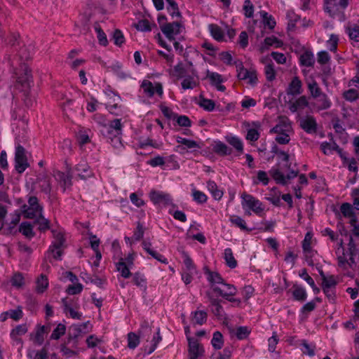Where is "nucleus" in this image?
Returning a JSON list of instances; mask_svg holds the SVG:
<instances>
[{
	"label": "nucleus",
	"instance_id": "5fc2aeb1",
	"mask_svg": "<svg viewBox=\"0 0 359 359\" xmlns=\"http://www.w3.org/2000/svg\"><path fill=\"white\" fill-rule=\"evenodd\" d=\"M244 11V15L246 18H250L253 17L254 13V6L250 0H245L243 8Z\"/></svg>",
	"mask_w": 359,
	"mask_h": 359
},
{
	"label": "nucleus",
	"instance_id": "052dcab7",
	"mask_svg": "<svg viewBox=\"0 0 359 359\" xmlns=\"http://www.w3.org/2000/svg\"><path fill=\"white\" fill-rule=\"evenodd\" d=\"M112 38L114 44L118 46H121L125 42L124 36L120 29H115Z\"/></svg>",
	"mask_w": 359,
	"mask_h": 359
},
{
	"label": "nucleus",
	"instance_id": "a878e982",
	"mask_svg": "<svg viewBox=\"0 0 359 359\" xmlns=\"http://www.w3.org/2000/svg\"><path fill=\"white\" fill-rule=\"evenodd\" d=\"M81 277L86 283H93L100 288L103 287V285L105 283V280H103L97 276H95V277L93 278L87 273H82Z\"/></svg>",
	"mask_w": 359,
	"mask_h": 359
},
{
	"label": "nucleus",
	"instance_id": "ea45409f",
	"mask_svg": "<svg viewBox=\"0 0 359 359\" xmlns=\"http://www.w3.org/2000/svg\"><path fill=\"white\" fill-rule=\"evenodd\" d=\"M277 157H278V163H277L278 166H280V165L282 162H285V168L287 170H290V167H292V163H291V162H290V155L287 152L283 151L282 152H280V154H278L277 156Z\"/></svg>",
	"mask_w": 359,
	"mask_h": 359
},
{
	"label": "nucleus",
	"instance_id": "9b49d317",
	"mask_svg": "<svg viewBox=\"0 0 359 359\" xmlns=\"http://www.w3.org/2000/svg\"><path fill=\"white\" fill-rule=\"evenodd\" d=\"M226 288V290H223L219 287L213 286L212 290L215 292L218 293L221 297L224 299H228L229 297H233L236 295L237 290L233 285L229 284L226 283H224L222 284Z\"/></svg>",
	"mask_w": 359,
	"mask_h": 359
},
{
	"label": "nucleus",
	"instance_id": "bf43d9fd",
	"mask_svg": "<svg viewBox=\"0 0 359 359\" xmlns=\"http://www.w3.org/2000/svg\"><path fill=\"white\" fill-rule=\"evenodd\" d=\"M250 333V331L248 327L240 326L236 330V336L238 339L242 340L246 339Z\"/></svg>",
	"mask_w": 359,
	"mask_h": 359
},
{
	"label": "nucleus",
	"instance_id": "4468645a",
	"mask_svg": "<svg viewBox=\"0 0 359 359\" xmlns=\"http://www.w3.org/2000/svg\"><path fill=\"white\" fill-rule=\"evenodd\" d=\"M341 212L342 215L345 217H350L351 221L350 223L351 225H353L354 223L357 222V218L355 217V212L353 211L352 205L348 203H344L340 208Z\"/></svg>",
	"mask_w": 359,
	"mask_h": 359
},
{
	"label": "nucleus",
	"instance_id": "603ef678",
	"mask_svg": "<svg viewBox=\"0 0 359 359\" xmlns=\"http://www.w3.org/2000/svg\"><path fill=\"white\" fill-rule=\"evenodd\" d=\"M181 85L184 90H188L194 88L197 83L192 76H188L183 79Z\"/></svg>",
	"mask_w": 359,
	"mask_h": 359
},
{
	"label": "nucleus",
	"instance_id": "6e6d98bb",
	"mask_svg": "<svg viewBox=\"0 0 359 359\" xmlns=\"http://www.w3.org/2000/svg\"><path fill=\"white\" fill-rule=\"evenodd\" d=\"M192 196L194 200L201 204L205 203L208 199L207 196L203 192L196 189H193Z\"/></svg>",
	"mask_w": 359,
	"mask_h": 359
},
{
	"label": "nucleus",
	"instance_id": "bb28decb",
	"mask_svg": "<svg viewBox=\"0 0 359 359\" xmlns=\"http://www.w3.org/2000/svg\"><path fill=\"white\" fill-rule=\"evenodd\" d=\"M208 29L211 34V36L217 41H221L224 38V32L220 27L215 24H210L208 25Z\"/></svg>",
	"mask_w": 359,
	"mask_h": 359
},
{
	"label": "nucleus",
	"instance_id": "6ab92c4d",
	"mask_svg": "<svg viewBox=\"0 0 359 359\" xmlns=\"http://www.w3.org/2000/svg\"><path fill=\"white\" fill-rule=\"evenodd\" d=\"M225 138L226 142L236 150L239 155L243 153V144L239 137L236 136H226Z\"/></svg>",
	"mask_w": 359,
	"mask_h": 359
},
{
	"label": "nucleus",
	"instance_id": "f3484780",
	"mask_svg": "<svg viewBox=\"0 0 359 359\" xmlns=\"http://www.w3.org/2000/svg\"><path fill=\"white\" fill-rule=\"evenodd\" d=\"M75 170L78 172V176L81 180H85L93 176V172L90 167L85 163L76 165Z\"/></svg>",
	"mask_w": 359,
	"mask_h": 359
},
{
	"label": "nucleus",
	"instance_id": "aec40b11",
	"mask_svg": "<svg viewBox=\"0 0 359 359\" xmlns=\"http://www.w3.org/2000/svg\"><path fill=\"white\" fill-rule=\"evenodd\" d=\"M213 151L220 156L230 155L232 153V149L221 141L215 142Z\"/></svg>",
	"mask_w": 359,
	"mask_h": 359
},
{
	"label": "nucleus",
	"instance_id": "58836bf2",
	"mask_svg": "<svg viewBox=\"0 0 359 359\" xmlns=\"http://www.w3.org/2000/svg\"><path fill=\"white\" fill-rule=\"evenodd\" d=\"M151 332V327L147 320H143L141 323L140 328L139 330L140 336H142V337H147V340L149 339V335Z\"/></svg>",
	"mask_w": 359,
	"mask_h": 359
},
{
	"label": "nucleus",
	"instance_id": "473e14b6",
	"mask_svg": "<svg viewBox=\"0 0 359 359\" xmlns=\"http://www.w3.org/2000/svg\"><path fill=\"white\" fill-rule=\"evenodd\" d=\"M34 223L39 224V230L41 231H45L50 229V222L43 217L42 213L36 216Z\"/></svg>",
	"mask_w": 359,
	"mask_h": 359
},
{
	"label": "nucleus",
	"instance_id": "dca6fc26",
	"mask_svg": "<svg viewBox=\"0 0 359 359\" xmlns=\"http://www.w3.org/2000/svg\"><path fill=\"white\" fill-rule=\"evenodd\" d=\"M315 63L313 54L310 50H306L299 57V64L304 67H313Z\"/></svg>",
	"mask_w": 359,
	"mask_h": 359
},
{
	"label": "nucleus",
	"instance_id": "c9c22d12",
	"mask_svg": "<svg viewBox=\"0 0 359 359\" xmlns=\"http://www.w3.org/2000/svg\"><path fill=\"white\" fill-rule=\"evenodd\" d=\"M230 222L236 226L240 228L241 230L250 231L252 229H248L246 226L245 220L239 216H233L230 218Z\"/></svg>",
	"mask_w": 359,
	"mask_h": 359
},
{
	"label": "nucleus",
	"instance_id": "1a4fd4ad",
	"mask_svg": "<svg viewBox=\"0 0 359 359\" xmlns=\"http://www.w3.org/2000/svg\"><path fill=\"white\" fill-rule=\"evenodd\" d=\"M189 341V353L190 359H198L203 355L204 350L201 345L199 344L198 340L195 338H188Z\"/></svg>",
	"mask_w": 359,
	"mask_h": 359
},
{
	"label": "nucleus",
	"instance_id": "37998d69",
	"mask_svg": "<svg viewBox=\"0 0 359 359\" xmlns=\"http://www.w3.org/2000/svg\"><path fill=\"white\" fill-rule=\"evenodd\" d=\"M199 105L203 109H205L208 111H212L215 109V103L212 100H209V99H206V98L201 97Z\"/></svg>",
	"mask_w": 359,
	"mask_h": 359
},
{
	"label": "nucleus",
	"instance_id": "a211bd4d",
	"mask_svg": "<svg viewBox=\"0 0 359 359\" xmlns=\"http://www.w3.org/2000/svg\"><path fill=\"white\" fill-rule=\"evenodd\" d=\"M292 296L294 300L304 302L306 299L307 294L306 290L297 284L293 285Z\"/></svg>",
	"mask_w": 359,
	"mask_h": 359
},
{
	"label": "nucleus",
	"instance_id": "412c9836",
	"mask_svg": "<svg viewBox=\"0 0 359 359\" xmlns=\"http://www.w3.org/2000/svg\"><path fill=\"white\" fill-rule=\"evenodd\" d=\"M116 269L118 271L121 273V275L124 278H128L132 276V273L130 271L129 265L126 264L123 258H121L119 261L116 264Z\"/></svg>",
	"mask_w": 359,
	"mask_h": 359
},
{
	"label": "nucleus",
	"instance_id": "20e7f679",
	"mask_svg": "<svg viewBox=\"0 0 359 359\" xmlns=\"http://www.w3.org/2000/svg\"><path fill=\"white\" fill-rule=\"evenodd\" d=\"M29 166V164L25 155V149L22 146L18 145L15 149V168L18 173L21 174Z\"/></svg>",
	"mask_w": 359,
	"mask_h": 359
},
{
	"label": "nucleus",
	"instance_id": "e2e57ef3",
	"mask_svg": "<svg viewBox=\"0 0 359 359\" xmlns=\"http://www.w3.org/2000/svg\"><path fill=\"white\" fill-rule=\"evenodd\" d=\"M302 346L304 348V350H303V353L304 354H307L310 357L315 355V345L309 344L306 340H303L302 342Z\"/></svg>",
	"mask_w": 359,
	"mask_h": 359
},
{
	"label": "nucleus",
	"instance_id": "7c9ffc66",
	"mask_svg": "<svg viewBox=\"0 0 359 359\" xmlns=\"http://www.w3.org/2000/svg\"><path fill=\"white\" fill-rule=\"evenodd\" d=\"M308 88L311 95L313 98L319 97L324 94L315 80H312L311 82L308 83Z\"/></svg>",
	"mask_w": 359,
	"mask_h": 359
},
{
	"label": "nucleus",
	"instance_id": "5701e85b",
	"mask_svg": "<svg viewBox=\"0 0 359 359\" xmlns=\"http://www.w3.org/2000/svg\"><path fill=\"white\" fill-rule=\"evenodd\" d=\"M133 281L134 284L141 288L144 292L147 290V279L144 274L140 272H136L133 274Z\"/></svg>",
	"mask_w": 359,
	"mask_h": 359
},
{
	"label": "nucleus",
	"instance_id": "f257e3e1",
	"mask_svg": "<svg viewBox=\"0 0 359 359\" xmlns=\"http://www.w3.org/2000/svg\"><path fill=\"white\" fill-rule=\"evenodd\" d=\"M28 205H23L22 206V212L25 218L34 219L38 215L43 212V207L39 203L37 197L34 196H29Z\"/></svg>",
	"mask_w": 359,
	"mask_h": 359
},
{
	"label": "nucleus",
	"instance_id": "680f3d73",
	"mask_svg": "<svg viewBox=\"0 0 359 359\" xmlns=\"http://www.w3.org/2000/svg\"><path fill=\"white\" fill-rule=\"evenodd\" d=\"M182 257L186 269L189 271L192 272L195 269V265L194 264L191 258L189 257L188 253L184 251L182 252Z\"/></svg>",
	"mask_w": 359,
	"mask_h": 359
},
{
	"label": "nucleus",
	"instance_id": "864d4df0",
	"mask_svg": "<svg viewBox=\"0 0 359 359\" xmlns=\"http://www.w3.org/2000/svg\"><path fill=\"white\" fill-rule=\"evenodd\" d=\"M343 97L347 101L354 102L358 99L359 94H358L357 90H355L354 88H351V89H349L348 90L345 91L343 93Z\"/></svg>",
	"mask_w": 359,
	"mask_h": 359
},
{
	"label": "nucleus",
	"instance_id": "7ed1b4c3",
	"mask_svg": "<svg viewBox=\"0 0 359 359\" xmlns=\"http://www.w3.org/2000/svg\"><path fill=\"white\" fill-rule=\"evenodd\" d=\"M51 232L53 233L55 241L50 246L48 252H51L53 254V257L55 259L61 260L62 255L63 254V251L61 250V248L65 244V238L61 232L57 231L55 229H51Z\"/></svg>",
	"mask_w": 359,
	"mask_h": 359
},
{
	"label": "nucleus",
	"instance_id": "2eb2a0df",
	"mask_svg": "<svg viewBox=\"0 0 359 359\" xmlns=\"http://www.w3.org/2000/svg\"><path fill=\"white\" fill-rule=\"evenodd\" d=\"M302 93V81L297 76H294L289 84L287 90L288 95H297Z\"/></svg>",
	"mask_w": 359,
	"mask_h": 359
},
{
	"label": "nucleus",
	"instance_id": "cd10ccee",
	"mask_svg": "<svg viewBox=\"0 0 359 359\" xmlns=\"http://www.w3.org/2000/svg\"><path fill=\"white\" fill-rule=\"evenodd\" d=\"M224 259H225L226 265L230 269H235L237 266V262L233 257V252L231 248H226L224 250Z\"/></svg>",
	"mask_w": 359,
	"mask_h": 359
},
{
	"label": "nucleus",
	"instance_id": "393cba45",
	"mask_svg": "<svg viewBox=\"0 0 359 359\" xmlns=\"http://www.w3.org/2000/svg\"><path fill=\"white\" fill-rule=\"evenodd\" d=\"M62 303L64 309L65 313H69V315L71 318L74 319H81L82 315L81 313L74 311V309L72 308V305L69 303L67 298H63L62 299Z\"/></svg>",
	"mask_w": 359,
	"mask_h": 359
},
{
	"label": "nucleus",
	"instance_id": "8fccbe9b",
	"mask_svg": "<svg viewBox=\"0 0 359 359\" xmlns=\"http://www.w3.org/2000/svg\"><path fill=\"white\" fill-rule=\"evenodd\" d=\"M264 72L266 74V77L267 81H272L276 78V72L274 69V66L272 62H269L265 66Z\"/></svg>",
	"mask_w": 359,
	"mask_h": 359
},
{
	"label": "nucleus",
	"instance_id": "ddd939ff",
	"mask_svg": "<svg viewBox=\"0 0 359 359\" xmlns=\"http://www.w3.org/2000/svg\"><path fill=\"white\" fill-rule=\"evenodd\" d=\"M204 273L207 276L208 282L213 286L215 284H223L224 280L222 276L217 271H210L208 266L203 268Z\"/></svg>",
	"mask_w": 359,
	"mask_h": 359
},
{
	"label": "nucleus",
	"instance_id": "9d476101",
	"mask_svg": "<svg viewBox=\"0 0 359 359\" xmlns=\"http://www.w3.org/2000/svg\"><path fill=\"white\" fill-rule=\"evenodd\" d=\"M22 68L23 73L18 76V82L22 85L25 90H27L30 88L33 83L32 76L31 74V70L25 65Z\"/></svg>",
	"mask_w": 359,
	"mask_h": 359
},
{
	"label": "nucleus",
	"instance_id": "c85d7f7f",
	"mask_svg": "<svg viewBox=\"0 0 359 359\" xmlns=\"http://www.w3.org/2000/svg\"><path fill=\"white\" fill-rule=\"evenodd\" d=\"M36 290L38 293H43L48 286V280L47 276L44 274H41L36 281Z\"/></svg>",
	"mask_w": 359,
	"mask_h": 359
},
{
	"label": "nucleus",
	"instance_id": "c03bdc74",
	"mask_svg": "<svg viewBox=\"0 0 359 359\" xmlns=\"http://www.w3.org/2000/svg\"><path fill=\"white\" fill-rule=\"evenodd\" d=\"M134 26L137 30L140 32L151 31V25H150L149 20L147 19L139 20L136 24H135Z\"/></svg>",
	"mask_w": 359,
	"mask_h": 359
},
{
	"label": "nucleus",
	"instance_id": "2f4dec72",
	"mask_svg": "<svg viewBox=\"0 0 359 359\" xmlns=\"http://www.w3.org/2000/svg\"><path fill=\"white\" fill-rule=\"evenodd\" d=\"M33 47L31 44L23 46L18 50V55L22 60H28L32 57Z\"/></svg>",
	"mask_w": 359,
	"mask_h": 359
},
{
	"label": "nucleus",
	"instance_id": "4c0bfd02",
	"mask_svg": "<svg viewBox=\"0 0 359 359\" xmlns=\"http://www.w3.org/2000/svg\"><path fill=\"white\" fill-rule=\"evenodd\" d=\"M82 332L83 329L81 328V327H76L75 325L72 326L69 332L67 344H69L72 340L75 341V343H76L77 338Z\"/></svg>",
	"mask_w": 359,
	"mask_h": 359
},
{
	"label": "nucleus",
	"instance_id": "f03ea898",
	"mask_svg": "<svg viewBox=\"0 0 359 359\" xmlns=\"http://www.w3.org/2000/svg\"><path fill=\"white\" fill-rule=\"evenodd\" d=\"M289 172L287 175H285L280 170V168L273 167L269 170V174L272 178L275 180L276 184L285 186L288 184V181L295 178L299 175L298 170H294L290 167V170H287Z\"/></svg>",
	"mask_w": 359,
	"mask_h": 359
},
{
	"label": "nucleus",
	"instance_id": "a19ab883",
	"mask_svg": "<svg viewBox=\"0 0 359 359\" xmlns=\"http://www.w3.org/2000/svg\"><path fill=\"white\" fill-rule=\"evenodd\" d=\"M95 30L96 31V32L97 34V39L99 41V43L103 46H107L108 44L107 35L105 34V33L103 32V30L102 29V28L97 23H95Z\"/></svg>",
	"mask_w": 359,
	"mask_h": 359
},
{
	"label": "nucleus",
	"instance_id": "69168bd1",
	"mask_svg": "<svg viewBox=\"0 0 359 359\" xmlns=\"http://www.w3.org/2000/svg\"><path fill=\"white\" fill-rule=\"evenodd\" d=\"M57 177L58 179L63 182L64 185V190H65V187L67 186L72 185V177L71 176L66 175L65 172H57Z\"/></svg>",
	"mask_w": 359,
	"mask_h": 359
},
{
	"label": "nucleus",
	"instance_id": "0e129e2a",
	"mask_svg": "<svg viewBox=\"0 0 359 359\" xmlns=\"http://www.w3.org/2000/svg\"><path fill=\"white\" fill-rule=\"evenodd\" d=\"M83 285L81 283H76V285H69L66 290V292L71 295L78 294L83 290Z\"/></svg>",
	"mask_w": 359,
	"mask_h": 359
},
{
	"label": "nucleus",
	"instance_id": "774afa93",
	"mask_svg": "<svg viewBox=\"0 0 359 359\" xmlns=\"http://www.w3.org/2000/svg\"><path fill=\"white\" fill-rule=\"evenodd\" d=\"M22 311L20 307L16 309H11L6 312V315H8L11 318L15 320H20L22 317Z\"/></svg>",
	"mask_w": 359,
	"mask_h": 359
},
{
	"label": "nucleus",
	"instance_id": "49530a36",
	"mask_svg": "<svg viewBox=\"0 0 359 359\" xmlns=\"http://www.w3.org/2000/svg\"><path fill=\"white\" fill-rule=\"evenodd\" d=\"M66 331V327L62 323H59L57 326L53 330L51 335V339H59L61 336L64 335Z\"/></svg>",
	"mask_w": 359,
	"mask_h": 359
},
{
	"label": "nucleus",
	"instance_id": "4be33fe9",
	"mask_svg": "<svg viewBox=\"0 0 359 359\" xmlns=\"http://www.w3.org/2000/svg\"><path fill=\"white\" fill-rule=\"evenodd\" d=\"M19 232L22 233L29 239L32 238L35 236V233L33 231V225L28 222H24L20 224Z\"/></svg>",
	"mask_w": 359,
	"mask_h": 359
},
{
	"label": "nucleus",
	"instance_id": "de8ad7c7",
	"mask_svg": "<svg viewBox=\"0 0 359 359\" xmlns=\"http://www.w3.org/2000/svg\"><path fill=\"white\" fill-rule=\"evenodd\" d=\"M140 344V336L134 332H129L128 334V346L130 348L134 349Z\"/></svg>",
	"mask_w": 359,
	"mask_h": 359
},
{
	"label": "nucleus",
	"instance_id": "a18cd8bd",
	"mask_svg": "<svg viewBox=\"0 0 359 359\" xmlns=\"http://www.w3.org/2000/svg\"><path fill=\"white\" fill-rule=\"evenodd\" d=\"M11 285L15 287L20 288L25 284V279L21 273H15L11 278Z\"/></svg>",
	"mask_w": 359,
	"mask_h": 359
},
{
	"label": "nucleus",
	"instance_id": "b1692460",
	"mask_svg": "<svg viewBox=\"0 0 359 359\" xmlns=\"http://www.w3.org/2000/svg\"><path fill=\"white\" fill-rule=\"evenodd\" d=\"M207 187L215 200H220L223 196V191L218 189L217 184L212 180L207 182Z\"/></svg>",
	"mask_w": 359,
	"mask_h": 359
},
{
	"label": "nucleus",
	"instance_id": "72a5a7b5",
	"mask_svg": "<svg viewBox=\"0 0 359 359\" xmlns=\"http://www.w3.org/2000/svg\"><path fill=\"white\" fill-rule=\"evenodd\" d=\"M317 108L318 110H324L329 109L331 107V102L327 97V95L326 94H323L319 97H317Z\"/></svg>",
	"mask_w": 359,
	"mask_h": 359
},
{
	"label": "nucleus",
	"instance_id": "e433bc0d",
	"mask_svg": "<svg viewBox=\"0 0 359 359\" xmlns=\"http://www.w3.org/2000/svg\"><path fill=\"white\" fill-rule=\"evenodd\" d=\"M260 15L262 18L264 24L267 26L270 29H273L276 26V21L272 15H269V13L266 11H261Z\"/></svg>",
	"mask_w": 359,
	"mask_h": 359
},
{
	"label": "nucleus",
	"instance_id": "423d86ee",
	"mask_svg": "<svg viewBox=\"0 0 359 359\" xmlns=\"http://www.w3.org/2000/svg\"><path fill=\"white\" fill-rule=\"evenodd\" d=\"M150 199L155 205L163 203L165 206L171 205L173 208L176 207V205L172 203L170 195L162 191H151Z\"/></svg>",
	"mask_w": 359,
	"mask_h": 359
},
{
	"label": "nucleus",
	"instance_id": "f8f14e48",
	"mask_svg": "<svg viewBox=\"0 0 359 359\" xmlns=\"http://www.w3.org/2000/svg\"><path fill=\"white\" fill-rule=\"evenodd\" d=\"M102 128L100 129V133L103 136L108 137L109 135V130L111 128H114L116 131L121 130L122 124L121 120L119 118H116L111 121L109 123H102Z\"/></svg>",
	"mask_w": 359,
	"mask_h": 359
},
{
	"label": "nucleus",
	"instance_id": "338daca9",
	"mask_svg": "<svg viewBox=\"0 0 359 359\" xmlns=\"http://www.w3.org/2000/svg\"><path fill=\"white\" fill-rule=\"evenodd\" d=\"M177 124L182 127H190L191 126V121L189 118L185 115H180L176 117Z\"/></svg>",
	"mask_w": 359,
	"mask_h": 359
},
{
	"label": "nucleus",
	"instance_id": "79ce46f5",
	"mask_svg": "<svg viewBox=\"0 0 359 359\" xmlns=\"http://www.w3.org/2000/svg\"><path fill=\"white\" fill-rule=\"evenodd\" d=\"M141 87L143 88L144 93L149 97H152L155 93V89L152 83L148 80H144Z\"/></svg>",
	"mask_w": 359,
	"mask_h": 359
},
{
	"label": "nucleus",
	"instance_id": "6e6552de",
	"mask_svg": "<svg viewBox=\"0 0 359 359\" xmlns=\"http://www.w3.org/2000/svg\"><path fill=\"white\" fill-rule=\"evenodd\" d=\"M299 126L306 133L314 134L317 132V123L312 116H306L299 121Z\"/></svg>",
	"mask_w": 359,
	"mask_h": 359
},
{
	"label": "nucleus",
	"instance_id": "4d7b16f0",
	"mask_svg": "<svg viewBox=\"0 0 359 359\" xmlns=\"http://www.w3.org/2000/svg\"><path fill=\"white\" fill-rule=\"evenodd\" d=\"M337 282L334 276L326 277L322 280V288H336Z\"/></svg>",
	"mask_w": 359,
	"mask_h": 359
},
{
	"label": "nucleus",
	"instance_id": "c756f323",
	"mask_svg": "<svg viewBox=\"0 0 359 359\" xmlns=\"http://www.w3.org/2000/svg\"><path fill=\"white\" fill-rule=\"evenodd\" d=\"M193 314V323L194 324L202 325L204 324L208 318V314L204 311H196Z\"/></svg>",
	"mask_w": 359,
	"mask_h": 359
},
{
	"label": "nucleus",
	"instance_id": "13d9d810",
	"mask_svg": "<svg viewBox=\"0 0 359 359\" xmlns=\"http://www.w3.org/2000/svg\"><path fill=\"white\" fill-rule=\"evenodd\" d=\"M45 332V326H41L38 328V330L36 332L35 337L34 341L36 344L38 346H41L43 344L44 338H43V334Z\"/></svg>",
	"mask_w": 359,
	"mask_h": 359
},
{
	"label": "nucleus",
	"instance_id": "0eeeda50",
	"mask_svg": "<svg viewBox=\"0 0 359 359\" xmlns=\"http://www.w3.org/2000/svg\"><path fill=\"white\" fill-rule=\"evenodd\" d=\"M182 25L180 22H172L161 26V32L169 41H174L175 36L180 34Z\"/></svg>",
	"mask_w": 359,
	"mask_h": 359
},
{
	"label": "nucleus",
	"instance_id": "39448f33",
	"mask_svg": "<svg viewBox=\"0 0 359 359\" xmlns=\"http://www.w3.org/2000/svg\"><path fill=\"white\" fill-rule=\"evenodd\" d=\"M262 205V203L252 195L248 194H243L242 195V205L243 208L247 207L256 214H259L264 210Z\"/></svg>",
	"mask_w": 359,
	"mask_h": 359
},
{
	"label": "nucleus",
	"instance_id": "09e8293b",
	"mask_svg": "<svg viewBox=\"0 0 359 359\" xmlns=\"http://www.w3.org/2000/svg\"><path fill=\"white\" fill-rule=\"evenodd\" d=\"M207 76L210 81V84L214 86H216L217 85L220 84L224 81L222 75L217 72H208Z\"/></svg>",
	"mask_w": 359,
	"mask_h": 359
},
{
	"label": "nucleus",
	"instance_id": "f704fd0d",
	"mask_svg": "<svg viewBox=\"0 0 359 359\" xmlns=\"http://www.w3.org/2000/svg\"><path fill=\"white\" fill-rule=\"evenodd\" d=\"M211 344L213 348L216 350H219L222 348L224 344L223 336L219 331H216L213 333Z\"/></svg>",
	"mask_w": 359,
	"mask_h": 359
},
{
	"label": "nucleus",
	"instance_id": "3c124183",
	"mask_svg": "<svg viewBox=\"0 0 359 359\" xmlns=\"http://www.w3.org/2000/svg\"><path fill=\"white\" fill-rule=\"evenodd\" d=\"M39 180L41 182L40 184L41 191L46 194H50L51 191L50 179L47 176H43L41 178H39Z\"/></svg>",
	"mask_w": 359,
	"mask_h": 359
}]
</instances>
